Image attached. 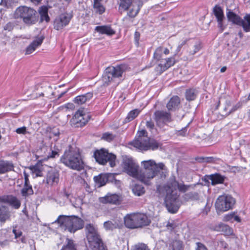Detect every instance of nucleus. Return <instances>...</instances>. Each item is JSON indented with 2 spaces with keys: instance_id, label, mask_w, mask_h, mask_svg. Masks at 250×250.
<instances>
[{
  "instance_id": "obj_1",
  "label": "nucleus",
  "mask_w": 250,
  "mask_h": 250,
  "mask_svg": "<svg viewBox=\"0 0 250 250\" xmlns=\"http://www.w3.org/2000/svg\"><path fill=\"white\" fill-rule=\"evenodd\" d=\"M192 187L191 185H185L182 181L177 180L174 176L170 177L163 187L166 192L165 202L169 212L172 213L176 212L180 206V194L177 190L179 192L185 193Z\"/></svg>"
},
{
  "instance_id": "obj_2",
  "label": "nucleus",
  "mask_w": 250,
  "mask_h": 250,
  "mask_svg": "<svg viewBox=\"0 0 250 250\" xmlns=\"http://www.w3.org/2000/svg\"><path fill=\"white\" fill-rule=\"evenodd\" d=\"M141 165L142 169L140 170L139 180L146 185H149L150 181L166 167L164 163H156L152 159L143 161Z\"/></svg>"
},
{
  "instance_id": "obj_3",
  "label": "nucleus",
  "mask_w": 250,
  "mask_h": 250,
  "mask_svg": "<svg viewBox=\"0 0 250 250\" xmlns=\"http://www.w3.org/2000/svg\"><path fill=\"white\" fill-rule=\"evenodd\" d=\"M60 160L71 169L80 171L84 168V164L78 149H69L65 151Z\"/></svg>"
},
{
  "instance_id": "obj_4",
  "label": "nucleus",
  "mask_w": 250,
  "mask_h": 250,
  "mask_svg": "<svg viewBox=\"0 0 250 250\" xmlns=\"http://www.w3.org/2000/svg\"><path fill=\"white\" fill-rule=\"evenodd\" d=\"M147 132L145 129L138 131L136 138L129 143V145L141 151L154 150L158 148L159 144L154 139L147 137Z\"/></svg>"
},
{
  "instance_id": "obj_5",
  "label": "nucleus",
  "mask_w": 250,
  "mask_h": 250,
  "mask_svg": "<svg viewBox=\"0 0 250 250\" xmlns=\"http://www.w3.org/2000/svg\"><path fill=\"white\" fill-rule=\"evenodd\" d=\"M87 240L92 250H107L104 246L97 227L92 224H88L85 227Z\"/></svg>"
},
{
  "instance_id": "obj_6",
  "label": "nucleus",
  "mask_w": 250,
  "mask_h": 250,
  "mask_svg": "<svg viewBox=\"0 0 250 250\" xmlns=\"http://www.w3.org/2000/svg\"><path fill=\"white\" fill-rule=\"evenodd\" d=\"M125 227L130 229L141 228L150 223V220L147 215L141 213H132L126 214L124 218Z\"/></svg>"
},
{
  "instance_id": "obj_7",
  "label": "nucleus",
  "mask_w": 250,
  "mask_h": 250,
  "mask_svg": "<svg viewBox=\"0 0 250 250\" xmlns=\"http://www.w3.org/2000/svg\"><path fill=\"white\" fill-rule=\"evenodd\" d=\"M124 71L123 65H117L106 68L102 77L103 85L107 86L111 83H113V85L118 84Z\"/></svg>"
},
{
  "instance_id": "obj_8",
  "label": "nucleus",
  "mask_w": 250,
  "mask_h": 250,
  "mask_svg": "<svg viewBox=\"0 0 250 250\" xmlns=\"http://www.w3.org/2000/svg\"><path fill=\"white\" fill-rule=\"evenodd\" d=\"M16 19H21L23 22L27 25L35 24L37 21V13L32 8L26 6H21L18 7L14 13Z\"/></svg>"
},
{
  "instance_id": "obj_9",
  "label": "nucleus",
  "mask_w": 250,
  "mask_h": 250,
  "mask_svg": "<svg viewBox=\"0 0 250 250\" xmlns=\"http://www.w3.org/2000/svg\"><path fill=\"white\" fill-rule=\"evenodd\" d=\"M55 222L60 224V226L64 227L65 229L73 233L83 226V220L75 216L60 215Z\"/></svg>"
},
{
  "instance_id": "obj_10",
  "label": "nucleus",
  "mask_w": 250,
  "mask_h": 250,
  "mask_svg": "<svg viewBox=\"0 0 250 250\" xmlns=\"http://www.w3.org/2000/svg\"><path fill=\"white\" fill-rule=\"evenodd\" d=\"M94 157L96 162L100 164L105 165L108 162L112 167L116 165V156L112 153H109L104 149L96 150L94 153Z\"/></svg>"
},
{
  "instance_id": "obj_11",
  "label": "nucleus",
  "mask_w": 250,
  "mask_h": 250,
  "mask_svg": "<svg viewBox=\"0 0 250 250\" xmlns=\"http://www.w3.org/2000/svg\"><path fill=\"white\" fill-rule=\"evenodd\" d=\"M235 203L234 198L230 195H222L219 196L215 204L217 210L220 211H227L232 208Z\"/></svg>"
},
{
  "instance_id": "obj_12",
  "label": "nucleus",
  "mask_w": 250,
  "mask_h": 250,
  "mask_svg": "<svg viewBox=\"0 0 250 250\" xmlns=\"http://www.w3.org/2000/svg\"><path fill=\"white\" fill-rule=\"evenodd\" d=\"M90 116L85 113L84 109H78L70 121L71 125L74 127H82L89 121Z\"/></svg>"
},
{
  "instance_id": "obj_13",
  "label": "nucleus",
  "mask_w": 250,
  "mask_h": 250,
  "mask_svg": "<svg viewBox=\"0 0 250 250\" xmlns=\"http://www.w3.org/2000/svg\"><path fill=\"white\" fill-rule=\"evenodd\" d=\"M122 167L124 171L127 174L139 180V166L132 158H124Z\"/></svg>"
},
{
  "instance_id": "obj_14",
  "label": "nucleus",
  "mask_w": 250,
  "mask_h": 250,
  "mask_svg": "<svg viewBox=\"0 0 250 250\" xmlns=\"http://www.w3.org/2000/svg\"><path fill=\"white\" fill-rule=\"evenodd\" d=\"M132 5V8L128 12L127 15L131 18H134L139 13L143 3L140 1H132V0H120L119 8L127 10Z\"/></svg>"
},
{
  "instance_id": "obj_15",
  "label": "nucleus",
  "mask_w": 250,
  "mask_h": 250,
  "mask_svg": "<svg viewBox=\"0 0 250 250\" xmlns=\"http://www.w3.org/2000/svg\"><path fill=\"white\" fill-rule=\"evenodd\" d=\"M73 17L71 13H63L57 16L54 21V28L57 30L62 29L67 26Z\"/></svg>"
},
{
  "instance_id": "obj_16",
  "label": "nucleus",
  "mask_w": 250,
  "mask_h": 250,
  "mask_svg": "<svg viewBox=\"0 0 250 250\" xmlns=\"http://www.w3.org/2000/svg\"><path fill=\"white\" fill-rule=\"evenodd\" d=\"M154 116L157 125L160 127H163L166 123L170 122L171 121L170 113L166 111H156Z\"/></svg>"
},
{
  "instance_id": "obj_17",
  "label": "nucleus",
  "mask_w": 250,
  "mask_h": 250,
  "mask_svg": "<svg viewBox=\"0 0 250 250\" xmlns=\"http://www.w3.org/2000/svg\"><path fill=\"white\" fill-rule=\"evenodd\" d=\"M60 175L58 170L51 169L48 171L45 177V182L50 186H56L59 182Z\"/></svg>"
},
{
  "instance_id": "obj_18",
  "label": "nucleus",
  "mask_w": 250,
  "mask_h": 250,
  "mask_svg": "<svg viewBox=\"0 0 250 250\" xmlns=\"http://www.w3.org/2000/svg\"><path fill=\"white\" fill-rule=\"evenodd\" d=\"M213 12L217 19L218 27L221 29V31H223L225 28L223 25L225 17L223 9L220 6L216 5L213 7Z\"/></svg>"
},
{
  "instance_id": "obj_19",
  "label": "nucleus",
  "mask_w": 250,
  "mask_h": 250,
  "mask_svg": "<svg viewBox=\"0 0 250 250\" xmlns=\"http://www.w3.org/2000/svg\"><path fill=\"white\" fill-rule=\"evenodd\" d=\"M175 62V59L173 57L168 58L165 60H162L160 63L156 67V71L161 74L168 68L173 65Z\"/></svg>"
},
{
  "instance_id": "obj_20",
  "label": "nucleus",
  "mask_w": 250,
  "mask_h": 250,
  "mask_svg": "<svg viewBox=\"0 0 250 250\" xmlns=\"http://www.w3.org/2000/svg\"><path fill=\"white\" fill-rule=\"evenodd\" d=\"M211 229L214 231L222 232L226 235H231L233 232L230 227L222 223L212 226Z\"/></svg>"
},
{
  "instance_id": "obj_21",
  "label": "nucleus",
  "mask_w": 250,
  "mask_h": 250,
  "mask_svg": "<svg viewBox=\"0 0 250 250\" xmlns=\"http://www.w3.org/2000/svg\"><path fill=\"white\" fill-rule=\"evenodd\" d=\"M120 196L117 194H108L105 196L101 198L100 201L104 204H118L120 202Z\"/></svg>"
},
{
  "instance_id": "obj_22",
  "label": "nucleus",
  "mask_w": 250,
  "mask_h": 250,
  "mask_svg": "<svg viewBox=\"0 0 250 250\" xmlns=\"http://www.w3.org/2000/svg\"><path fill=\"white\" fill-rule=\"evenodd\" d=\"M44 37L40 36L34 40L26 48V54H30L33 52L37 48L39 47L43 42Z\"/></svg>"
},
{
  "instance_id": "obj_23",
  "label": "nucleus",
  "mask_w": 250,
  "mask_h": 250,
  "mask_svg": "<svg viewBox=\"0 0 250 250\" xmlns=\"http://www.w3.org/2000/svg\"><path fill=\"white\" fill-rule=\"evenodd\" d=\"M14 166L12 162L0 160V174H4L14 170Z\"/></svg>"
},
{
  "instance_id": "obj_24",
  "label": "nucleus",
  "mask_w": 250,
  "mask_h": 250,
  "mask_svg": "<svg viewBox=\"0 0 250 250\" xmlns=\"http://www.w3.org/2000/svg\"><path fill=\"white\" fill-rule=\"evenodd\" d=\"M93 97V93L91 92H88L83 95H79L76 97L73 102L75 104L78 105H81L85 104L86 102L89 101Z\"/></svg>"
},
{
  "instance_id": "obj_25",
  "label": "nucleus",
  "mask_w": 250,
  "mask_h": 250,
  "mask_svg": "<svg viewBox=\"0 0 250 250\" xmlns=\"http://www.w3.org/2000/svg\"><path fill=\"white\" fill-rule=\"evenodd\" d=\"M110 174H101L94 177L95 182L98 185L99 187L105 185L108 180V176Z\"/></svg>"
},
{
  "instance_id": "obj_26",
  "label": "nucleus",
  "mask_w": 250,
  "mask_h": 250,
  "mask_svg": "<svg viewBox=\"0 0 250 250\" xmlns=\"http://www.w3.org/2000/svg\"><path fill=\"white\" fill-rule=\"evenodd\" d=\"M95 30L101 34H106L111 36L115 34L114 30L110 26H98L95 27Z\"/></svg>"
},
{
  "instance_id": "obj_27",
  "label": "nucleus",
  "mask_w": 250,
  "mask_h": 250,
  "mask_svg": "<svg viewBox=\"0 0 250 250\" xmlns=\"http://www.w3.org/2000/svg\"><path fill=\"white\" fill-rule=\"evenodd\" d=\"M239 26H242L243 30L246 32H250V15L247 14L244 19H241Z\"/></svg>"
},
{
  "instance_id": "obj_28",
  "label": "nucleus",
  "mask_w": 250,
  "mask_h": 250,
  "mask_svg": "<svg viewBox=\"0 0 250 250\" xmlns=\"http://www.w3.org/2000/svg\"><path fill=\"white\" fill-rule=\"evenodd\" d=\"M208 179L211 181L212 185H215L223 183L225 177L218 173H215L208 176Z\"/></svg>"
},
{
  "instance_id": "obj_29",
  "label": "nucleus",
  "mask_w": 250,
  "mask_h": 250,
  "mask_svg": "<svg viewBox=\"0 0 250 250\" xmlns=\"http://www.w3.org/2000/svg\"><path fill=\"white\" fill-rule=\"evenodd\" d=\"M180 98L178 96H173L170 99L167 104V107L168 110L175 109L178 107L180 104Z\"/></svg>"
},
{
  "instance_id": "obj_30",
  "label": "nucleus",
  "mask_w": 250,
  "mask_h": 250,
  "mask_svg": "<svg viewBox=\"0 0 250 250\" xmlns=\"http://www.w3.org/2000/svg\"><path fill=\"white\" fill-rule=\"evenodd\" d=\"M227 17L228 20L233 23L238 25L240 23L241 18L230 10L227 13Z\"/></svg>"
},
{
  "instance_id": "obj_31",
  "label": "nucleus",
  "mask_w": 250,
  "mask_h": 250,
  "mask_svg": "<svg viewBox=\"0 0 250 250\" xmlns=\"http://www.w3.org/2000/svg\"><path fill=\"white\" fill-rule=\"evenodd\" d=\"M10 216L7 208L3 205H0V221L4 222Z\"/></svg>"
},
{
  "instance_id": "obj_32",
  "label": "nucleus",
  "mask_w": 250,
  "mask_h": 250,
  "mask_svg": "<svg viewBox=\"0 0 250 250\" xmlns=\"http://www.w3.org/2000/svg\"><path fill=\"white\" fill-rule=\"evenodd\" d=\"M223 220L224 221H230L232 223L234 221L239 223L241 222V219L235 212H231L225 215L223 217Z\"/></svg>"
},
{
  "instance_id": "obj_33",
  "label": "nucleus",
  "mask_w": 250,
  "mask_h": 250,
  "mask_svg": "<svg viewBox=\"0 0 250 250\" xmlns=\"http://www.w3.org/2000/svg\"><path fill=\"white\" fill-rule=\"evenodd\" d=\"M104 227L106 230H112L119 228V224L116 221L112 220L105 222Z\"/></svg>"
},
{
  "instance_id": "obj_34",
  "label": "nucleus",
  "mask_w": 250,
  "mask_h": 250,
  "mask_svg": "<svg viewBox=\"0 0 250 250\" xmlns=\"http://www.w3.org/2000/svg\"><path fill=\"white\" fill-rule=\"evenodd\" d=\"M39 12L41 15V21H45L48 22L49 21V17L48 15V8L46 6H43L40 7Z\"/></svg>"
},
{
  "instance_id": "obj_35",
  "label": "nucleus",
  "mask_w": 250,
  "mask_h": 250,
  "mask_svg": "<svg viewBox=\"0 0 250 250\" xmlns=\"http://www.w3.org/2000/svg\"><path fill=\"white\" fill-rule=\"evenodd\" d=\"M140 110L138 109H135L130 111L125 119V123L129 122L134 120L140 114Z\"/></svg>"
},
{
  "instance_id": "obj_36",
  "label": "nucleus",
  "mask_w": 250,
  "mask_h": 250,
  "mask_svg": "<svg viewBox=\"0 0 250 250\" xmlns=\"http://www.w3.org/2000/svg\"><path fill=\"white\" fill-rule=\"evenodd\" d=\"M197 94V91L195 89H189L186 92V98L188 101L195 100Z\"/></svg>"
},
{
  "instance_id": "obj_37",
  "label": "nucleus",
  "mask_w": 250,
  "mask_h": 250,
  "mask_svg": "<svg viewBox=\"0 0 250 250\" xmlns=\"http://www.w3.org/2000/svg\"><path fill=\"white\" fill-rule=\"evenodd\" d=\"M21 194L23 196L26 197L28 195L33 194V190L32 186L29 184H24L23 188L21 190Z\"/></svg>"
},
{
  "instance_id": "obj_38",
  "label": "nucleus",
  "mask_w": 250,
  "mask_h": 250,
  "mask_svg": "<svg viewBox=\"0 0 250 250\" xmlns=\"http://www.w3.org/2000/svg\"><path fill=\"white\" fill-rule=\"evenodd\" d=\"M132 192L135 195L140 196L145 193V190L143 186L136 184L132 188Z\"/></svg>"
},
{
  "instance_id": "obj_39",
  "label": "nucleus",
  "mask_w": 250,
  "mask_h": 250,
  "mask_svg": "<svg viewBox=\"0 0 250 250\" xmlns=\"http://www.w3.org/2000/svg\"><path fill=\"white\" fill-rule=\"evenodd\" d=\"M93 7L96 12L99 14H102L105 11V8L100 1H94Z\"/></svg>"
},
{
  "instance_id": "obj_40",
  "label": "nucleus",
  "mask_w": 250,
  "mask_h": 250,
  "mask_svg": "<svg viewBox=\"0 0 250 250\" xmlns=\"http://www.w3.org/2000/svg\"><path fill=\"white\" fill-rule=\"evenodd\" d=\"M61 250H76L73 241L68 238L66 239V245L62 247Z\"/></svg>"
},
{
  "instance_id": "obj_41",
  "label": "nucleus",
  "mask_w": 250,
  "mask_h": 250,
  "mask_svg": "<svg viewBox=\"0 0 250 250\" xmlns=\"http://www.w3.org/2000/svg\"><path fill=\"white\" fill-rule=\"evenodd\" d=\"M30 169L32 172L36 175V177L42 176V170L41 167L36 165L30 167Z\"/></svg>"
},
{
  "instance_id": "obj_42",
  "label": "nucleus",
  "mask_w": 250,
  "mask_h": 250,
  "mask_svg": "<svg viewBox=\"0 0 250 250\" xmlns=\"http://www.w3.org/2000/svg\"><path fill=\"white\" fill-rule=\"evenodd\" d=\"M9 204L15 208L18 209L21 206L20 201L15 197H11L8 199Z\"/></svg>"
},
{
  "instance_id": "obj_43",
  "label": "nucleus",
  "mask_w": 250,
  "mask_h": 250,
  "mask_svg": "<svg viewBox=\"0 0 250 250\" xmlns=\"http://www.w3.org/2000/svg\"><path fill=\"white\" fill-rule=\"evenodd\" d=\"M173 250H184L183 242L179 240H175L172 243Z\"/></svg>"
},
{
  "instance_id": "obj_44",
  "label": "nucleus",
  "mask_w": 250,
  "mask_h": 250,
  "mask_svg": "<svg viewBox=\"0 0 250 250\" xmlns=\"http://www.w3.org/2000/svg\"><path fill=\"white\" fill-rule=\"evenodd\" d=\"M146 128L152 133H155L156 132V128L154 123L151 120L147 121L146 122Z\"/></svg>"
},
{
  "instance_id": "obj_45",
  "label": "nucleus",
  "mask_w": 250,
  "mask_h": 250,
  "mask_svg": "<svg viewBox=\"0 0 250 250\" xmlns=\"http://www.w3.org/2000/svg\"><path fill=\"white\" fill-rule=\"evenodd\" d=\"M163 53V47H159L155 51L153 54V58L157 61L160 60Z\"/></svg>"
},
{
  "instance_id": "obj_46",
  "label": "nucleus",
  "mask_w": 250,
  "mask_h": 250,
  "mask_svg": "<svg viewBox=\"0 0 250 250\" xmlns=\"http://www.w3.org/2000/svg\"><path fill=\"white\" fill-rule=\"evenodd\" d=\"M201 42L199 41L196 42L193 46V49L189 52L190 54L191 55L195 54L201 49Z\"/></svg>"
},
{
  "instance_id": "obj_47",
  "label": "nucleus",
  "mask_w": 250,
  "mask_h": 250,
  "mask_svg": "<svg viewBox=\"0 0 250 250\" xmlns=\"http://www.w3.org/2000/svg\"><path fill=\"white\" fill-rule=\"evenodd\" d=\"M115 137V135L109 132H106L103 134L102 139L108 142H111L113 140Z\"/></svg>"
},
{
  "instance_id": "obj_48",
  "label": "nucleus",
  "mask_w": 250,
  "mask_h": 250,
  "mask_svg": "<svg viewBox=\"0 0 250 250\" xmlns=\"http://www.w3.org/2000/svg\"><path fill=\"white\" fill-rule=\"evenodd\" d=\"M186 196L191 200H197L199 199V194L196 192H190L187 193Z\"/></svg>"
},
{
  "instance_id": "obj_49",
  "label": "nucleus",
  "mask_w": 250,
  "mask_h": 250,
  "mask_svg": "<svg viewBox=\"0 0 250 250\" xmlns=\"http://www.w3.org/2000/svg\"><path fill=\"white\" fill-rule=\"evenodd\" d=\"M134 250H149V249L146 244L141 243L136 245Z\"/></svg>"
},
{
  "instance_id": "obj_50",
  "label": "nucleus",
  "mask_w": 250,
  "mask_h": 250,
  "mask_svg": "<svg viewBox=\"0 0 250 250\" xmlns=\"http://www.w3.org/2000/svg\"><path fill=\"white\" fill-rule=\"evenodd\" d=\"M14 26L15 24L14 23L9 22L4 26L3 29L8 31H11L13 29Z\"/></svg>"
},
{
  "instance_id": "obj_51",
  "label": "nucleus",
  "mask_w": 250,
  "mask_h": 250,
  "mask_svg": "<svg viewBox=\"0 0 250 250\" xmlns=\"http://www.w3.org/2000/svg\"><path fill=\"white\" fill-rule=\"evenodd\" d=\"M187 127L183 128L182 129L176 131V134L178 136H185L187 134Z\"/></svg>"
},
{
  "instance_id": "obj_52",
  "label": "nucleus",
  "mask_w": 250,
  "mask_h": 250,
  "mask_svg": "<svg viewBox=\"0 0 250 250\" xmlns=\"http://www.w3.org/2000/svg\"><path fill=\"white\" fill-rule=\"evenodd\" d=\"M240 107V104L238 103L236 104L233 105L231 109L227 113H226V116H228L231 113L234 112L236 110H237Z\"/></svg>"
},
{
  "instance_id": "obj_53",
  "label": "nucleus",
  "mask_w": 250,
  "mask_h": 250,
  "mask_svg": "<svg viewBox=\"0 0 250 250\" xmlns=\"http://www.w3.org/2000/svg\"><path fill=\"white\" fill-rule=\"evenodd\" d=\"M197 247L195 250H208L205 246L200 242L196 243Z\"/></svg>"
},
{
  "instance_id": "obj_54",
  "label": "nucleus",
  "mask_w": 250,
  "mask_h": 250,
  "mask_svg": "<svg viewBox=\"0 0 250 250\" xmlns=\"http://www.w3.org/2000/svg\"><path fill=\"white\" fill-rule=\"evenodd\" d=\"M16 132L18 134H25L26 132V127L25 126H22L21 127L18 128L16 129Z\"/></svg>"
},
{
  "instance_id": "obj_55",
  "label": "nucleus",
  "mask_w": 250,
  "mask_h": 250,
  "mask_svg": "<svg viewBox=\"0 0 250 250\" xmlns=\"http://www.w3.org/2000/svg\"><path fill=\"white\" fill-rule=\"evenodd\" d=\"M44 89H45V90H44L43 92H42L41 93H39V94L40 96H43L44 95H47L48 93L46 92V90H51V88L49 86H45L44 87Z\"/></svg>"
},
{
  "instance_id": "obj_56",
  "label": "nucleus",
  "mask_w": 250,
  "mask_h": 250,
  "mask_svg": "<svg viewBox=\"0 0 250 250\" xmlns=\"http://www.w3.org/2000/svg\"><path fill=\"white\" fill-rule=\"evenodd\" d=\"M231 101L230 100H227L225 103V106L224 110L227 111L228 108L231 106Z\"/></svg>"
},
{
  "instance_id": "obj_57",
  "label": "nucleus",
  "mask_w": 250,
  "mask_h": 250,
  "mask_svg": "<svg viewBox=\"0 0 250 250\" xmlns=\"http://www.w3.org/2000/svg\"><path fill=\"white\" fill-rule=\"evenodd\" d=\"M56 156H59V153L56 150H51V153L50 154H49L47 157L48 158H55Z\"/></svg>"
},
{
  "instance_id": "obj_58",
  "label": "nucleus",
  "mask_w": 250,
  "mask_h": 250,
  "mask_svg": "<svg viewBox=\"0 0 250 250\" xmlns=\"http://www.w3.org/2000/svg\"><path fill=\"white\" fill-rule=\"evenodd\" d=\"M10 0H1L0 4L5 7H8L10 5Z\"/></svg>"
},
{
  "instance_id": "obj_59",
  "label": "nucleus",
  "mask_w": 250,
  "mask_h": 250,
  "mask_svg": "<svg viewBox=\"0 0 250 250\" xmlns=\"http://www.w3.org/2000/svg\"><path fill=\"white\" fill-rule=\"evenodd\" d=\"M24 177V184H29V180L28 179V174L24 171L23 172Z\"/></svg>"
},
{
  "instance_id": "obj_60",
  "label": "nucleus",
  "mask_w": 250,
  "mask_h": 250,
  "mask_svg": "<svg viewBox=\"0 0 250 250\" xmlns=\"http://www.w3.org/2000/svg\"><path fill=\"white\" fill-rule=\"evenodd\" d=\"M140 38V33L138 32H135L134 34V39L136 43L138 44L139 40Z\"/></svg>"
},
{
  "instance_id": "obj_61",
  "label": "nucleus",
  "mask_w": 250,
  "mask_h": 250,
  "mask_svg": "<svg viewBox=\"0 0 250 250\" xmlns=\"http://www.w3.org/2000/svg\"><path fill=\"white\" fill-rule=\"evenodd\" d=\"M167 226L168 229H174L176 227V226L175 224L173 222H172V223L168 222L167 223Z\"/></svg>"
},
{
  "instance_id": "obj_62",
  "label": "nucleus",
  "mask_w": 250,
  "mask_h": 250,
  "mask_svg": "<svg viewBox=\"0 0 250 250\" xmlns=\"http://www.w3.org/2000/svg\"><path fill=\"white\" fill-rule=\"evenodd\" d=\"M65 107L67 109L73 110L75 108V106L72 103H67L65 104Z\"/></svg>"
},
{
  "instance_id": "obj_63",
  "label": "nucleus",
  "mask_w": 250,
  "mask_h": 250,
  "mask_svg": "<svg viewBox=\"0 0 250 250\" xmlns=\"http://www.w3.org/2000/svg\"><path fill=\"white\" fill-rule=\"evenodd\" d=\"M60 133L58 129L53 130L52 131L51 134L52 136L55 137H58Z\"/></svg>"
},
{
  "instance_id": "obj_64",
  "label": "nucleus",
  "mask_w": 250,
  "mask_h": 250,
  "mask_svg": "<svg viewBox=\"0 0 250 250\" xmlns=\"http://www.w3.org/2000/svg\"><path fill=\"white\" fill-rule=\"evenodd\" d=\"M13 231L15 234V236L16 238H17L18 237L21 236V231H19V232H17L16 230H15V229H13Z\"/></svg>"
}]
</instances>
